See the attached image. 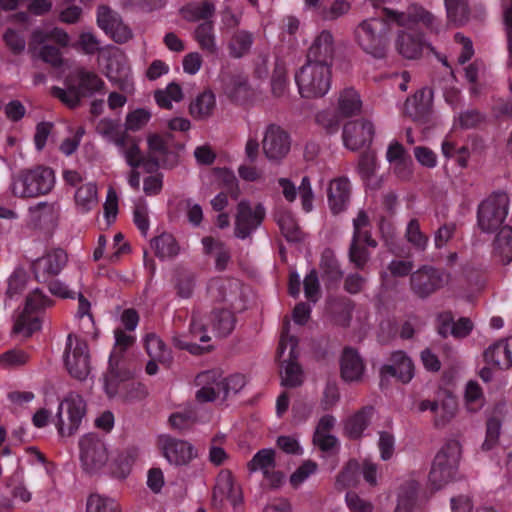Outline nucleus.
I'll return each instance as SVG.
<instances>
[{
  "instance_id": "obj_1",
  "label": "nucleus",
  "mask_w": 512,
  "mask_h": 512,
  "mask_svg": "<svg viewBox=\"0 0 512 512\" xmlns=\"http://www.w3.org/2000/svg\"><path fill=\"white\" fill-rule=\"evenodd\" d=\"M391 26L380 13L361 21L354 30V38L363 52L375 59L386 58L389 50Z\"/></svg>"
},
{
  "instance_id": "obj_2",
  "label": "nucleus",
  "mask_w": 512,
  "mask_h": 512,
  "mask_svg": "<svg viewBox=\"0 0 512 512\" xmlns=\"http://www.w3.org/2000/svg\"><path fill=\"white\" fill-rule=\"evenodd\" d=\"M509 210V197L505 192H493L477 208V227L482 233L492 234L501 229Z\"/></svg>"
},
{
  "instance_id": "obj_3",
  "label": "nucleus",
  "mask_w": 512,
  "mask_h": 512,
  "mask_svg": "<svg viewBox=\"0 0 512 512\" xmlns=\"http://www.w3.org/2000/svg\"><path fill=\"white\" fill-rule=\"evenodd\" d=\"M331 79L332 69L310 63H305L295 74L300 95L308 99L323 97Z\"/></svg>"
},
{
  "instance_id": "obj_4",
  "label": "nucleus",
  "mask_w": 512,
  "mask_h": 512,
  "mask_svg": "<svg viewBox=\"0 0 512 512\" xmlns=\"http://www.w3.org/2000/svg\"><path fill=\"white\" fill-rule=\"evenodd\" d=\"M53 185V171L38 167L20 173L13 182L12 192L17 197H37L49 193Z\"/></svg>"
},
{
  "instance_id": "obj_5",
  "label": "nucleus",
  "mask_w": 512,
  "mask_h": 512,
  "mask_svg": "<svg viewBox=\"0 0 512 512\" xmlns=\"http://www.w3.org/2000/svg\"><path fill=\"white\" fill-rule=\"evenodd\" d=\"M65 366L69 374L77 380H85L90 373L88 344L74 334H69L65 349Z\"/></svg>"
},
{
  "instance_id": "obj_6",
  "label": "nucleus",
  "mask_w": 512,
  "mask_h": 512,
  "mask_svg": "<svg viewBox=\"0 0 512 512\" xmlns=\"http://www.w3.org/2000/svg\"><path fill=\"white\" fill-rule=\"evenodd\" d=\"M86 412L85 402L80 395H69L59 405L57 429L61 436H71L79 428Z\"/></svg>"
},
{
  "instance_id": "obj_7",
  "label": "nucleus",
  "mask_w": 512,
  "mask_h": 512,
  "mask_svg": "<svg viewBox=\"0 0 512 512\" xmlns=\"http://www.w3.org/2000/svg\"><path fill=\"white\" fill-rule=\"evenodd\" d=\"M261 146L269 161L280 163L291 150V136L282 126L270 123L265 128Z\"/></svg>"
},
{
  "instance_id": "obj_8",
  "label": "nucleus",
  "mask_w": 512,
  "mask_h": 512,
  "mask_svg": "<svg viewBox=\"0 0 512 512\" xmlns=\"http://www.w3.org/2000/svg\"><path fill=\"white\" fill-rule=\"evenodd\" d=\"M80 460L87 473H96L101 470L109 459L105 443L96 435L88 434L79 442Z\"/></svg>"
},
{
  "instance_id": "obj_9",
  "label": "nucleus",
  "mask_w": 512,
  "mask_h": 512,
  "mask_svg": "<svg viewBox=\"0 0 512 512\" xmlns=\"http://www.w3.org/2000/svg\"><path fill=\"white\" fill-rule=\"evenodd\" d=\"M445 284V274L441 269L424 265L410 275L411 291L419 298L426 299Z\"/></svg>"
},
{
  "instance_id": "obj_10",
  "label": "nucleus",
  "mask_w": 512,
  "mask_h": 512,
  "mask_svg": "<svg viewBox=\"0 0 512 512\" xmlns=\"http://www.w3.org/2000/svg\"><path fill=\"white\" fill-rule=\"evenodd\" d=\"M381 11L389 25L393 23L407 29H413L420 22L431 28L435 21L434 15L420 5H411L401 12L387 7Z\"/></svg>"
},
{
  "instance_id": "obj_11",
  "label": "nucleus",
  "mask_w": 512,
  "mask_h": 512,
  "mask_svg": "<svg viewBox=\"0 0 512 512\" xmlns=\"http://www.w3.org/2000/svg\"><path fill=\"white\" fill-rule=\"evenodd\" d=\"M67 262V252L61 248H54L34 260L31 264V270L37 282H48L49 279L56 277L63 270Z\"/></svg>"
},
{
  "instance_id": "obj_12",
  "label": "nucleus",
  "mask_w": 512,
  "mask_h": 512,
  "mask_svg": "<svg viewBox=\"0 0 512 512\" xmlns=\"http://www.w3.org/2000/svg\"><path fill=\"white\" fill-rule=\"evenodd\" d=\"M265 215L266 211L262 204L259 203L252 208L248 201H240L235 216V236L241 239L249 237L261 225Z\"/></svg>"
},
{
  "instance_id": "obj_13",
  "label": "nucleus",
  "mask_w": 512,
  "mask_h": 512,
  "mask_svg": "<svg viewBox=\"0 0 512 512\" xmlns=\"http://www.w3.org/2000/svg\"><path fill=\"white\" fill-rule=\"evenodd\" d=\"M148 153L161 161L163 168H172L177 165L179 155L177 150L183 148V145L174 143V137L171 133L151 134L147 138Z\"/></svg>"
},
{
  "instance_id": "obj_14",
  "label": "nucleus",
  "mask_w": 512,
  "mask_h": 512,
  "mask_svg": "<svg viewBox=\"0 0 512 512\" xmlns=\"http://www.w3.org/2000/svg\"><path fill=\"white\" fill-rule=\"evenodd\" d=\"M242 502L241 488L235 484L234 477L229 470H221L216 478L212 492V504L221 508L225 503H230L236 508Z\"/></svg>"
},
{
  "instance_id": "obj_15",
  "label": "nucleus",
  "mask_w": 512,
  "mask_h": 512,
  "mask_svg": "<svg viewBox=\"0 0 512 512\" xmlns=\"http://www.w3.org/2000/svg\"><path fill=\"white\" fill-rule=\"evenodd\" d=\"M415 374V366L412 359L402 350L391 353L388 363L380 368L381 383L395 378L402 384L409 383Z\"/></svg>"
},
{
  "instance_id": "obj_16",
  "label": "nucleus",
  "mask_w": 512,
  "mask_h": 512,
  "mask_svg": "<svg viewBox=\"0 0 512 512\" xmlns=\"http://www.w3.org/2000/svg\"><path fill=\"white\" fill-rule=\"evenodd\" d=\"M157 446L163 456L175 465H186L197 455L192 444L169 435H160L157 439Z\"/></svg>"
},
{
  "instance_id": "obj_17",
  "label": "nucleus",
  "mask_w": 512,
  "mask_h": 512,
  "mask_svg": "<svg viewBox=\"0 0 512 512\" xmlns=\"http://www.w3.org/2000/svg\"><path fill=\"white\" fill-rule=\"evenodd\" d=\"M276 468L275 451L273 449H261L247 463L250 472L262 471L265 481L270 488H278L282 485L284 474Z\"/></svg>"
},
{
  "instance_id": "obj_18",
  "label": "nucleus",
  "mask_w": 512,
  "mask_h": 512,
  "mask_svg": "<svg viewBox=\"0 0 512 512\" xmlns=\"http://www.w3.org/2000/svg\"><path fill=\"white\" fill-rule=\"evenodd\" d=\"M375 133L374 125L366 119L348 121L343 126L342 138L345 147L357 151L369 145Z\"/></svg>"
},
{
  "instance_id": "obj_19",
  "label": "nucleus",
  "mask_w": 512,
  "mask_h": 512,
  "mask_svg": "<svg viewBox=\"0 0 512 512\" xmlns=\"http://www.w3.org/2000/svg\"><path fill=\"white\" fill-rule=\"evenodd\" d=\"M335 58V43L332 33L323 30L313 40L306 53V63L317 64L332 69Z\"/></svg>"
},
{
  "instance_id": "obj_20",
  "label": "nucleus",
  "mask_w": 512,
  "mask_h": 512,
  "mask_svg": "<svg viewBox=\"0 0 512 512\" xmlns=\"http://www.w3.org/2000/svg\"><path fill=\"white\" fill-rule=\"evenodd\" d=\"M97 24L117 43H125L133 36L131 29L122 21L120 15L108 6L98 8Z\"/></svg>"
},
{
  "instance_id": "obj_21",
  "label": "nucleus",
  "mask_w": 512,
  "mask_h": 512,
  "mask_svg": "<svg viewBox=\"0 0 512 512\" xmlns=\"http://www.w3.org/2000/svg\"><path fill=\"white\" fill-rule=\"evenodd\" d=\"M340 376L345 382H361L365 373V363L357 349L346 346L340 360Z\"/></svg>"
},
{
  "instance_id": "obj_22",
  "label": "nucleus",
  "mask_w": 512,
  "mask_h": 512,
  "mask_svg": "<svg viewBox=\"0 0 512 512\" xmlns=\"http://www.w3.org/2000/svg\"><path fill=\"white\" fill-rule=\"evenodd\" d=\"M328 204L334 215L344 211L350 201L351 184L347 177L341 176L330 181L327 189Z\"/></svg>"
},
{
  "instance_id": "obj_23",
  "label": "nucleus",
  "mask_w": 512,
  "mask_h": 512,
  "mask_svg": "<svg viewBox=\"0 0 512 512\" xmlns=\"http://www.w3.org/2000/svg\"><path fill=\"white\" fill-rule=\"evenodd\" d=\"M221 79L224 93L231 101L242 104L251 97L247 76L225 73Z\"/></svg>"
},
{
  "instance_id": "obj_24",
  "label": "nucleus",
  "mask_w": 512,
  "mask_h": 512,
  "mask_svg": "<svg viewBox=\"0 0 512 512\" xmlns=\"http://www.w3.org/2000/svg\"><path fill=\"white\" fill-rule=\"evenodd\" d=\"M483 357L488 365L499 369H509L512 366V337L489 346L484 351Z\"/></svg>"
},
{
  "instance_id": "obj_25",
  "label": "nucleus",
  "mask_w": 512,
  "mask_h": 512,
  "mask_svg": "<svg viewBox=\"0 0 512 512\" xmlns=\"http://www.w3.org/2000/svg\"><path fill=\"white\" fill-rule=\"evenodd\" d=\"M218 377L219 371L217 370L204 371L196 376V385L201 386L195 394L197 402H213L219 397L222 390H218L217 387Z\"/></svg>"
},
{
  "instance_id": "obj_26",
  "label": "nucleus",
  "mask_w": 512,
  "mask_h": 512,
  "mask_svg": "<svg viewBox=\"0 0 512 512\" xmlns=\"http://www.w3.org/2000/svg\"><path fill=\"white\" fill-rule=\"evenodd\" d=\"M68 78H73L74 87L82 98L90 97L104 87L103 80L95 72L87 71L85 68L76 69Z\"/></svg>"
},
{
  "instance_id": "obj_27",
  "label": "nucleus",
  "mask_w": 512,
  "mask_h": 512,
  "mask_svg": "<svg viewBox=\"0 0 512 512\" xmlns=\"http://www.w3.org/2000/svg\"><path fill=\"white\" fill-rule=\"evenodd\" d=\"M132 378L129 370L121 369L118 367V361L115 360V355L112 354L109 360V371L105 375V389L109 397L115 395L121 396L123 393V385Z\"/></svg>"
},
{
  "instance_id": "obj_28",
  "label": "nucleus",
  "mask_w": 512,
  "mask_h": 512,
  "mask_svg": "<svg viewBox=\"0 0 512 512\" xmlns=\"http://www.w3.org/2000/svg\"><path fill=\"white\" fill-rule=\"evenodd\" d=\"M373 413L374 407L371 405L359 409L345 421L344 434L351 440L360 439L368 427Z\"/></svg>"
},
{
  "instance_id": "obj_29",
  "label": "nucleus",
  "mask_w": 512,
  "mask_h": 512,
  "mask_svg": "<svg viewBox=\"0 0 512 512\" xmlns=\"http://www.w3.org/2000/svg\"><path fill=\"white\" fill-rule=\"evenodd\" d=\"M431 112V97L425 90L417 91L405 102V113L414 121L425 122Z\"/></svg>"
},
{
  "instance_id": "obj_30",
  "label": "nucleus",
  "mask_w": 512,
  "mask_h": 512,
  "mask_svg": "<svg viewBox=\"0 0 512 512\" xmlns=\"http://www.w3.org/2000/svg\"><path fill=\"white\" fill-rule=\"evenodd\" d=\"M145 349L150 359L158 361L159 364L165 368H170L172 366V351L156 334L150 333L146 335Z\"/></svg>"
},
{
  "instance_id": "obj_31",
  "label": "nucleus",
  "mask_w": 512,
  "mask_h": 512,
  "mask_svg": "<svg viewBox=\"0 0 512 512\" xmlns=\"http://www.w3.org/2000/svg\"><path fill=\"white\" fill-rule=\"evenodd\" d=\"M360 94L352 87L344 88L339 92L337 99V112L344 118L357 116L362 112Z\"/></svg>"
},
{
  "instance_id": "obj_32",
  "label": "nucleus",
  "mask_w": 512,
  "mask_h": 512,
  "mask_svg": "<svg viewBox=\"0 0 512 512\" xmlns=\"http://www.w3.org/2000/svg\"><path fill=\"white\" fill-rule=\"evenodd\" d=\"M492 255L503 265L512 261V226L505 225L499 229L493 241Z\"/></svg>"
},
{
  "instance_id": "obj_33",
  "label": "nucleus",
  "mask_w": 512,
  "mask_h": 512,
  "mask_svg": "<svg viewBox=\"0 0 512 512\" xmlns=\"http://www.w3.org/2000/svg\"><path fill=\"white\" fill-rule=\"evenodd\" d=\"M423 37L421 34H412L401 31L398 34L397 49L407 59H417L422 55Z\"/></svg>"
},
{
  "instance_id": "obj_34",
  "label": "nucleus",
  "mask_w": 512,
  "mask_h": 512,
  "mask_svg": "<svg viewBox=\"0 0 512 512\" xmlns=\"http://www.w3.org/2000/svg\"><path fill=\"white\" fill-rule=\"evenodd\" d=\"M447 21L455 27L468 23L471 9L468 0H444Z\"/></svg>"
},
{
  "instance_id": "obj_35",
  "label": "nucleus",
  "mask_w": 512,
  "mask_h": 512,
  "mask_svg": "<svg viewBox=\"0 0 512 512\" xmlns=\"http://www.w3.org/2000/svg\"><path fill=\"white\" fill-rule=\"evenodd\" d=\"M193 36L202 51L208 55H214L217 53L218 48L216 45L213 21L200 23L195 28Z\"/></svg>"
},
{
  "instance_id": "obj_36",
  "label": "nucleus",
  "mask_w": 512,
  "mask_h": 512,
  "mask_svg": "<svg viewBox=\"0 0 512 512\" xmlns=\"http://www.w3.org/2000/svg\"><path fill=\"white\" fill-rule=\"evenodd\" d=\"M180 14L188 22L211 21L215 14V5L208 0L190 3L180 9Z\"/></svg>"
},
{
  "instance_id": "obj_37",
  "label": "nucleus",
  "mask_w": 512,
  "mask_h": 512,
  "mask_svg": "<svg viewBox=\"0 0 512 512\" xmlns=\"http://www.w3.org/2000/svg\"><path fill=\"white\" fill-rule=\"evenodd\" d=\"M386 156L390 163H395V172L400 177L409 178L411 176L412 172L408 167V163L411 162V158L401 143H391L388 147Z\"/></svg>"
},
{
  "instance_id": "obj_38",
  "label": "nucleus",
  "mask_w": 512,
  "mask_h": 512,
  "mask_svg": "<svg viewBox=\"0 0 512 512\" xmlns=\"http://www.w3.org/2000/svg\"><path fill=\"white\" fill-rule=\"evenodd\" d=\"M216 106L215 95L210 90L200 93L189 106L190 115L199 120L212 116Z\"/></svg>"
},
{
  "instance_id": "obj_39",
  "label": "nucleus",
  "mask_w": 512,
  "mask_h": 512,
  "mask_svg": "<svg viewBox=\"0 0 512 512\" xmlns=\"http://www.w3.org/2000/svg\"><path fill=\"white\" fill-rule=\"evenodd\" d=\"M116 145L121 149L129 166L132 168L141 166L143 154L139 147V140L136 137L126 132L121 138H117Z\"/></svg>"
},
{
  "instance_id": "obj_40",
  "label": "nucleus",
  "mask_w": 512,
  "mask_h": 512,
  "mask_svg": "<svg viewBox=\"0 0 512 512\" xmlns=\"http://www.w3.org/2000/svg\"><path fill=\"white\" fill-rule=\"evenodd\" d=\"M151 248L157 257L173 258L179 254L180 246L175 237L170 233H162L151 239Z\"/></svg>"
},
{
  "instance_id": "obj_41",
  "label": "nucleus",
  "mask_w": 512,
  "mask_h": 512,
  "mask_svg": "<svg viewBox=\"0 0 512 512\" xmlns=\"http://www.w3.org/2000/svg\"><path fill=\"white\" fill-rule=\"evenodd\" d=\"M172 281L178 297L188 299L193 295L195 275L191 271L183 268L176 269Z\"/></svg>"
},
{
  "instance_id": "obj_42",
  "label": "nucleus",
  "mask_w": 512,
  "mask_h": 512,
  "mask_svg": "<svg viewBox=\"0 0 512 512\" xmlns=\"http://www.w3.org/2000/svg\"><path fill=\"white\" fill-rule=\"evenodd\" d=\"M252 33L246 30H237L228 43L229 54L233 58H241L248 54L253 44Z\"/></svg>"
},
{
  "instance_id": "obj_43",
  "label": "nucleus",
  "mask_w": 512,
  "mask_h": 512,
  "mask_svg": "<svg viewBox=\"0 0 512 512\" xmlns=\"http://www.w3.org/2000/svg\"><path fill=\"white\" fill-rule=\"evenodd\" d=\"M211 322L218 335L226 337L233 331L236 318L233 312L228 309H214L211 312Z\"/></svg>"
},
{
  "instance_id": "obj_44",
  "label": "nucleus",
  "mask_w": 512,
  "mask_h": 512,
  "mask_svg": "<svg viewBox=\"0 0 512 512\" xmlns=\"http://www.w3.org/2000/svg\"><path fill=\"white\" fill-rule=\"evenodd\" d=\"M276 222L288 242H300L303 239L302 231L290 212L279 213Z\"/></svg>"
},
{
  "instance_id": "obj_45",
  "label": "nucleus",
  "mask_w": 512,
  "mask_h": 512,
  "mask_svg": "<svg viewBox=\"0 0 512 512\" xmlns=\"http://www.w3.org/2000/svg\"><path fill=\"white\" fill-rule=\"evenodd\" d=\"M361 465L356 459H350L336 477L335 486L338 490L355 487L358 484V476Z\"/></svg>"
},
{
  "instance_id": "obj_46",
  "label": "nucleus",
  "mask_w": 512,
  "mask_h": 512,
  "mask_svg": "<svg viewBox=\"0 0 512 512\" xmlns=\"http://www.w3.org/2000/svg\"><path fill=\"white\" fill-rule=\"evenodd\" d=\"M456 470V467L448 464L438 465L434 460L429 473V482L435 490H439L453 479Z\"/></svg>"
},
{
  "instance_id": "obj_47",
  "label": "nucleus",
  "mask_w": 512,
  "mask_h": 512,
  "mask_svg": "<svg viewBox=\"0 0 512 512\" xmlns=\"http://www.w3.org/2000/svg\"><path fill=\"white\" fill-rule=\"evenodd\" d=\"M461 457V444L459 441L451 439L445 442L441 449L436 454L434 460L440 465L448 464L454 467H458V463Z\"/></svg>"
},
{
  "instance_id": "obj_48",
  "label": "nucleus",
  "mask_w": 512,
  "mask_h": 512,
  "mask_svg": "<svg viewBox=\"0 0 512 512\" xmlns=\"http://www.w3.org/2000/svg\"><path fill=\"white\" fill-rule=\"evenodd\" d=\"M461 457V444L459 441L451 439L445 442L441 449L436 454L434 460L440 465L448 464L454 467H458V463Z\"/></svg>"
},
{
  "instance_id": "obj_49",
  "label": "nucleus",
  "mask_w": 512,
  "mask_h": 512,
  "mask_svg": "<svg viewBox=\"0 0 512 512\" xmlns=\"http://www.w3.org/2000/svg\"><path fill=\"white\" fill-rule=\"evenodd\" d=\"M39 329V319L33 316V314L23 310L15 320L12 333L16 335H23L25 338H29L35 331H38Z\"/></svg>"
},
{
  "instance_id": "obj_50",
  "label": "nucleus",
  "mask_w": 512,
  "mask_h": 512,
  "mask_svg": "<svg viewBox=\"0 0 512 512\" xmlns=\"http://www.w3.org/2000/svg\"><path fill=\"white\" fill-rule=\"evenodd\" d=\"M80 92L74 87L73 78H67V88L62 89L59 87H52L51 94L58 98L67 107L74 109L80 105L81 95Z\"/></svg>"
},
{
  "instance_id": "obj_51",
  "label": "nucleus",
  "mask_w": 512,
  "mask_h": 512,
  "mask_svg": "<svg viewBox=\"0 0 512 512\" xmlns=\"http://www.w3.org/2000/svg\"><path fill=\"white\" fill-rule=\"evenodd\" d=\"M457 412V403L454 399L449 398L438 404V409L434 411V427L437 429L447 426L455 417Z\"/></svg>"
},
{
  "instance_id": "obj_52",
  "label": "nucleus",
  "mask_w": 512,
  "mask_h": 512,
  "mask_svg": "<svg viewBox=\"0 0 512 512\" xmlns=\"http://www.w3.org/2000/svg\"><path fill=\"white\" fill-rule=\"evenodd\" d=\"M76 205L82 212H88L97 205V187L88 183L80 186L75 193Z\"/></svg>"
},
{
  "instance_id": "obj_53",
  "label": "nucleus",
  "mask_w": 512,
  "mask_h": 512,
  "mask_svg": "<svg viewBox=\"0 0 512 512\" xmlns=\"http://www.w3.org/2000/svg\"><path fill=\"white\" fill-rule=\"evenodd\" d=\"M54 204L42 202L29 208L30 221L35 228H41L43 224L51 222L55 216Z\"/></svg>"
},
{
  "instance_id": "obj_54",
  "label": "nucleus",
  "mask_w": 512,
  "mask_h": 512,
  "mask_svg": "<svg viewBox=\"0 0 512 512\" xmlns=\"http://www.w3.org/2000/svg\"><path fill=\"white\" fill-rule=\"evenodd\" d=\"M87 512H122L120 504L109 497L91 494L87 500Z\"/></svg>"
},
{
  "instance_id": "obj_55",
  "label": "nucleus",
  "mask_w": 512,
  "mask_h": 512,
  "mask_svg": "<svg viewBox=\"0 0 512 512\" xmlns=\"http://www.w3.org/2000/svg\"><path fill=\"white\" fill-rule=\"evenodd\" d=\"M320 268L323 271V278L329 282L337 283L343 278L344 273L337 259L330 251L323 254Z\"/></svg>"
},
{
  "instance_id": "obj_56",
  "label": "nucleus",
  "mask_w": 512,
  "mask_h": 512,
  "mask_svg": "<svg viewBox=\"0 0 512 512\" xmlns=\"http://www.w3.org/2000/svg\"><path fill=\"white\" fill-rule=\"evenodd\" d=\"M405 237L417 251H424L427 248L429 237L420 229L417 219H411L407 225Z\"/></svg>"
},
{
  "instance_id": "obj_57",
  "label": "nucleus",
  "mask_w": 512,
  "mask_h": 512,
  "mask_svg": "<svg viewBox=\"0 0 512 512\" xmlns=\"http://www.w3.org/2000/svg\"><path fill=\"white\" fill-rule=\"evenodd\" d=\"M219 187L221 192H226L232 199L236 200L240 196L238 180L234 173L226 168L216 170Z\"/></svg>"
},
{
  "instance_id": "obj_58",
  "label": "nucleus",
  "mask_w": 512,
  "mask_h": 512,
  "mask_svg": "<svg viewBox=\"0 0 512 512\" xmlns=\"http://www.w3.org/2000/svg\"><path fill=\"white\" fill-rule=\"evenodd\" d=\"M486 121V115L478 109H468L458 116V125L465 130L481 128Z\"/></svg>"
},
{
  "instance_id": "obj_59",
  "label": "nucleus",
  "mask_w": 512,
  "mask_h": 512,
  "mask_svg": "<svg viewBox=\"0 0 512 512\" xmlns=\"http://www.w3.org/2000/svg\"><path fill=\"white\" fill-rule=\"evenodd\" d=\"M197 412L192 408L181 412L172 413L169 417V424L172 428L183 431L190 429L197 422Z\"/></svg>"
},
{
  "instance_id": "obj_60",
  "label": "nucleus",
  "mask_w": 512,
  "mask_h": 512,
  "mask_svg": "<svg viewBox=\"0 0 512 512\" xmlns=\"http://www.w3.org/2000/svg\"><path fill=\"white\" fill-rule=\"evenodd\" d=\"M53 301L42 293L40 289H35L30 292L25 300L24 311L31 314L40 312L52 305Z\"/></svg>"
},
{
  "instance_id": "obj_61",
  "label": "nucleus",
  "mask_w": 512,
  "mask_h": 512,
  "mask_svg": "<svg viewBox=\"0 0 512 512\" xmlns=\"http://www.w3.org/2000/svg\"><path fill=\"white\" fill-rule=\"evenodd\" d=\"M502 422L497 416H491L486 422V438L482 444L483 450H491L499 442V436L501 432Z\"/></svg>"
},
{
  "instance_id": "obj_62",
  "label": "nucleus",
  "mask_w": 512,
  "mask_h": 512,
  "mask_svg": "<svg viewBox=\"0 0 512 512\" xmlns=\"http://www.w3.org/2000/svg\"><path fill=\"white\" fill-rule=\"evenodd\" d=\"M338 112L323 110L316 114V123L327 133L334 134L340 128V118Z\"/></svg>"
},
{
  "instance_id": "obj_63",
  "label": "nucleus",
  "mask_w": 512,
  "mask_h": 512,
  "mask_svg": "<svg viewBox=\"0 0 512 512\" xmlns=\"http://www.w3.org/2000/svg\"><path fill=\"white\" fill-rule=\"evenodd\" d=\"M348 257L356 269L364 270L370 260V252L364 245L351 242Z\"/></svg>"
},
{
  "instance_id": "obj_64",
  "label": "nucleus",
  "mask_w": 512,
  "mask_h": 512,
  "mask_svg": "<svg viewBox=\"0 0 512 512\" xmlns=\"http://www.w3.org/2000/svg\"><path fill=\"white\" fill-rule=\"evenodd\" d=\"M147 394L148 392L142 383L130 379L123 385V393L120 397L124 402L132 403L145 399Z\"/></svg>"
}]
</instances>
